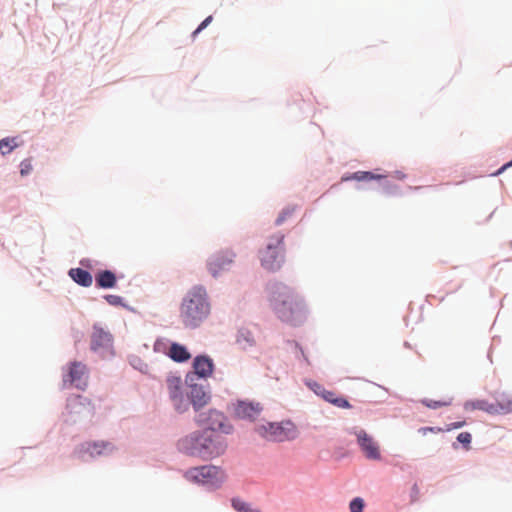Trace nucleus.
<instances>
[{
	"mask_svg": "<svg viewBox=\"0 0 512 512\" xmlns=\"http://www.w3.org/2000/svg\"><path fill=\"white\" fill-rule=\"evenodd\" d=\"M211 313L207 290L200 285L192 287L183 297L179 317L185 328H198Z\"/></svg>",
	"mask_w": 512,
	"mask_h": 512,
	"instance_id": "obj_1",
	"label": "nucleus"
},
{
	"mask_svg": "<svg viewBox=\"0 0 512 512\" xmlns=\"http://www.w3.org/2000/svg\"><path fill=\"white\" fill-rule=\"evenodd\" d=\"M177 445L181 452L204 460L221 456L227 448L224 439L209 434L207 431L193 432L181 438Z\"/></svg>",
	"mask_w": 512,
	"mask_h": 512,
	"instance_id": "obj_2",
	"label": "nucleus"
},
{
	"mask_svg": "<svg viewBox=\"0 0 512 512\" xmlns=\"http://www.w3.org/2000/svg\"><path fill=\"white\" fill-rule=\"evenodd\" d=\"M272 305L274 311L282 321L293 325L302 322L307 313L302 298L284 284L274 286Z\"/></svg>",
	"mask_w": 512,
	"mask_h": 512,
	"instance_id": "obj_3",
	"label": "nucleus"
},
{
	"mask_svg": "<svg viewBox=\"0 0 512 512\" xmlns=\"http://www.w3.org/2000/svg\"><path fill=\"white\" fill-rule=\"evenodd\" d=\"M285 236L281 232L270 235L264 247L259 251V259L264 269L279 270L285 262Z\"/></svg>",
	"mask_w": 512,
	"mask_h": 512,
	"instance_id": "obj_4",
	"label": "nucleus"
},
{
	"mask_svg": "<svg viewBox=\"0 0 512 512\" xmlns=\"http://www.w3.org/2000/svg\"><path fill=\"white\" fill-rule=\"evenodd\" d=\"M255 431L264 439L273 442L291 441L298 436V429L291 421L268 422L257 426Z\"/></svg>",
	"mask_w": 512,
	"mask_h": 512,
	"instance_id": "obj_5",
	"label": "nucleus"
},
{
	"mask_svg": "<svg viewBox=\"0 0 512 512\" xmlns=\"http://www.w3.org/2000/svg\"><path fill=\"white\" fill-rule=\"evenodd\" d=\"M185 478L193 483L207 485L212 488L219 487L226 479L222 469L213 465H204L187 470Z\"/></svg>",
	"mask_w": 512,
	"mask_h": 512,
	"instance_id": "obj_6",
	"label": "nucleus"
},
{
	"mask_svg": "<svg viewBox=\"0 0 512 512\" xmlns=\"http://www.w3.org/2000/svg\"><path fill=\"white\" fill-rule=\"evenodd\" d=\"M195 422L198 426L204 427V431H220L224 434H230L233 431V426L229 423L226 416L215 409H210L207 412H201L195 417Z\"/></svg>",
	"mask_w": 512,
	"mask_h": 512,
	"instance_id": "obj_7",
	"label": "nucleus"
},
{
	"mask_svg": "<svg viewBox=\"0 0 512 512\" xmlns=\"http://www.w3.org/2000/svg\"><path fill=\"white\" fill-rule=\"evenodd\" d=\"M91 350L101 356L112 353V335L99 326H94L90 336Z\"/></svg>",
	"mask_w": 512,
	"mask_h": 512,
	"instance_id": "obj_8",
	"label": "nucleus"
},
{
	"mask_svg": "<svg viewBox=\"0 0 512 512\" xmlns=\"http://www.w3.org/2000/svg\"><path fill=\"white\" fill-rule=\"evenodd\" d=\"M88 381V369L82 362H72L67 372L63 375V383L66 385L69 383L78 389H84L87 386Z\"/></svg>",
	"mask_w": 512,
	"mask_h": 512,
	"instance_id": "obj_9",
	"label": "nucleus"
},
{
	"mask_svg": "<svg viewBox=\"0 0 512 512\" xmlns=\"http://www.w3.org/2000/svg\"><path fill=\"white\" fill-rule=\"evenodd\" d=\"M166 384L174 408L180 413L187 411L188 402L182 393L181 378L179 376L169 375L166 379Z\"/></svg>",
	"mask_w": 512,
	"mask_h": 512,
	"instance_id": "obj_10",
	"label": "nucleus"
},
{
	"mask_svg": "<svg viewBox=\"0 0 512 512\" xmlns=\"http://www.w3.org/2000/svg\"><path fill=\"white\" fill-rule=\"evenodd\" d=\"M263 406L259 402L239 400L234 404V413L240 419L254 421L261 414Z\"/></svg>",
	"mask_w": 512,
	"mask_h": 512,
	"instance_id": "obj_11",
	"label": "nucleus"
},
{
	"mask_svg": "<svg viewBox=\"0 0 512 512\" xmlns=\"http://www.w3.org/2000/svg\"><path fill=\"white\" fill-rule=\"evenodd\" d=\"M234 257L235 255L231 251L219 252L213 255L207 264L209 272L216 277L232 264Z\"/></svg>",
	"mask_w": 512,
	"mask_h": 512,
	"instance_id": "obj_12",
	"label": "nucleus"
},
{
	"mask_svg": "<svg viewBox=\"0 0 512 512\" xmlns=\"http://www.w3.org/2000/svg\"><path fill=\"white\" fill-rule=\"evenodd\" d=\"M358 444L361 447L362 452L368 459L379 460L380 450L377 442L369 436L365 431L360 430L357 433Z\"/></svg>",
	"mask_w": 512,
	"mask_h": 512,
	"instance_id": "obj_13",
	"label": "nucleus"
},
{
	"mask_svg": "<svg viewBox=\"0 0 512 512\" xmlns=\"http://www.w3.org/2000/svg\"><path fill=\"white\" fill-rule=\"evenodd\" d=\"M188 398L195 411L202 409L210 401V395L200 385H192L188 392Z\"/></svg>",
	"mask_w": 512,
	"mask_h": 512,
	"instance_id": "obj_14",
	"label": "nucleus"
},
{
	"mask_svg": "<svg viewBox=\"0 0 512 512\" xmlns=\"http://www.w3.org/2000/svg\"><path fill=\"white\" fill-rule=\"evenodd\" d=\"M114 450V446L109 442H85L81 446L83 453L89 454L91 457L108 455Z\"/></svg>",
	"mask_w": 512,
	"mask_h": 512,
	"instance_id": "obj_15",
	"label": "nucleus"
},
{
	"mask_svg": "<svg viewBox=\"0 0 512 512\" xmlns=\"http://www.w3.org/2000/svg\"><path fill=\"white\" fill-rule=\"evenodd\" d=\"M193 367L195 373L200 377H208L213 372V363L212 360L205 356H197L194 359Z\"/></svg>",
	"mask_w": 512,
	"mask_h": 512,
	"instance_id": "obj_16",
	"label": "nucleus"
},
{
	"mask_svg": "<svg viewBox=\"0 0 512 512\" xmlns=\"http://www.w3.org/2000/svg\"><path fill=\"white\" fill-rule=\"evenodd\" d=\"M167 355L175 362H185L191 358L187 348L179 343H172L167 351Z\"/></svg>",
	"mask_w": 512,
	"mask_h": 512,
	"instance_id": "obj_17",
	"label": "nucleus"
},
{
	"mask_svg": "<svg viewBox=\"0 0 512 512\" xmlns=\"http://www.w3.org/2000/svg\"><path fill=\"white\" fill-rule=\"evenodd\" d=\"M69 276L79 285L84 287H89L92 285L93 278L92 275L81 268H72L69 271Z\"/></svg>",
	"mask_w": 512,
	"mask_h": 512,
	"instance_id": "obj_18",
	"label": "nucleus"
},
{
	"mask_svg": "<svg viewBox=\"0 0 512 512\" xmlns=\"http://www.w3.org/2000/svg\"><path fill=\"white\" fill-rule=\"evenodd\" d=\"M96 284L100 288H112L116 284V276L109 270H104L96 275Z\"/></svg>",
	"mask_w": 512,
	"mask_h": 512,
	"instance_id": "obj_19",
	"label": "nucleus"
},
{
	"mask_svg": "<svg viewBox=\"0 0 512 512\" xmlns=\"http://www.w3.org/2000/svg\"><path fill=\"white\" fill-rule=\"evenodd\" d=\"M383 176L380 174H375L369 171H357L350 175H346L342 177V181H371V180H379L382 179Z\"/></svg>",
	"mask_w": 512,
	"mask_h": 512,
	"instance_id": "obj_20",
	"label": "nucleus"
},
{
	"mask_svg": "<svg viewBox=\"0 0 512 512\" xmlns=\"http://www.w3.org/2000/svg\"><path fill=\"white\" fill-rule=\"evenodd\" d=\"M464 409L466 411L482 410L489 414H495L496 411L493 407V404L489 403L486 400L467 401L464 404Z\"/></svg>",
	"mask_w": 512,
	"mask_h": 512,
	"instance_id": "obj_21",
	"label": "nucleus"
},
{
	"mask_svg": "<svg viewBox=\"0 0 512 512\" xmlns=\"http://www.w3.org/2000/svg\"><path fill=\"white\" fill-rule=\"evenodd\" d=\"M453 402V397H445L441 400H432V399H422L421 400V403L427 407V408H430V409H439V408H442V407H448L452 404Z\"/></svg>",
	"mask_w": 512,
	"mask_h": 512,
	"instance_id": "obj_22",
	"label": "nucleus"
},
{
	"mask_svg": "<svg viewBox=\"0 0 512 512\" xmlns=\"http://www.w3.org/2000/svg\"><path fill=\"white\" fill-rule=\"evenodd\" d=\"M492 404L496 410L495 414H506L512 411V400L509 397L503 396Z\"/></svg>",
	"mask_w": 512,
	"mask_h": 512,
	"instance_id": "obj_23",
	"label": "nucleus"
},
{
	"mask_svg": "<svg viewBox=\"0 0 512 512\" xmlns=\"http://www.w3.org/2000/svg\"><path fill=\"white\" fill-rule=\"evenodd\" d=\"M18 146L17 139L8 137L0 140V152L2 155L11 153Z\"/></svg>",
	"mask_w": 512,
	"mask_h": 512,
	"instance_id": "obj_24",
	"label": "nucleus"
},
{
	"mask_svg": "<svg viewBox=\"0 0 512 512\" xmlns=\"http://www.w3.org/2000/svg\"><path fill=\"white\" fill-rule=\"evenodd\" d=\"M232 506L237 512H261L260 510L253 508L250 504L238 498L232 499Z\"/></svg>",
	"mask_w": 512,
	"mask_h": 512,
	"instance_id": "obj_25",
	"label": "nucleus"
},
{
	"mask_svg": "<svg viewBox=\"0 0 512 512\" xmlns=\"http://www.w3.org/2000/svg\"><path fill=\"white\" fill-rule=\"evenodd\" d=\"M295 210L296 207L293 206L285 207L275 220V224L278 226L282 225L286 220L290 219L293 216Z\"/></svg>",
	"mask_w": 512,
	"mask_h": 512,
	"instance_id": "obj_26",
	"label": "nucleus"
},
{
	"mask_svg": "<svg viewBox=\"0 0 512 512\" xmlns=\"http://www.w3.org/2000/svg\"><path fill=\"white\" fill-rule=\"evenodd\" d=\"M350 512H363L364 502L361 498H355L350 502Z\"/></svg>",
	"mask_w": 512,
	"mask_h": 512,
	"instance_id": "obj_27",
	"label": "nucleus"
},
{
	"mask_svg": "<svg viewBox=\"0 0 512 512\" xmlns=\"http://www.w3.org/2000/svg\"><path fill=\"white\" fill-rule=\"evenodd\" d=\"M316 386H317L319 389H321V397H322L325 401H327V402H329V403H331V402H332V400H333V398H335V396H337V394H336L335 392H333V391H328V390H326L324 387H322V386H321V385H319V384H316Z\"/></svg>",
	"mask_w": 512,
	"mask_h": 512,
	"instance_id": "obj_28",
	"label": "nucleus"
},
{
	"mask_svg": "<svg viewBox=\"0 0 512 512\" xmlns=\"http://www.w3.org/2000/svg\"><path fill=\"white\" fill-rule=\"evenodd\" d=\"M331 404H333L339 408H344V409H348L351 407L348 400L343 397H340V396H335V398H333Z\"/></svg>",
	"mask_w": 512,
	"mask_h": 512,
	"instance_id": "obj_29",
	"label": "nucleus"
},
{
	"mask_svg": "<svg viewBox=\"0 0 512 512\" xmlns=\"http://www.w3.org/2000/svg\"><path fill=\"white\" fill-rule=\"evenodd\" d=\"M33 167L30 159H25L20 164V173L22 176L28 175L32 171Z\"/></svg>",
	"mask_w": 512,
	"mask_h": 512,
	"instance_id": "obj_30",
	"label": "nucleus"
},
{
	"mask_svg": "<svg viewBox=\"0 0 512 512\" xmlns=\"http://www.w3.org/2000/svg\"><path fill=\"white\" fill-rule=\"evenodd\" d=\"M471 439L472 437L469 432H461L457 437V440L466 446H468L471 443Z\"/></svg>",
	"mask_w": 512,
	"mask_h": 512,
	"instance_id": "obj_31",
	"label": "nucleus"
},
{
	"mask_svg": "<svg viewBox=\"0 0 512 512\" xmlns=\"http://www.w3.org/2000/svg\"><path fill=\"white\" fill-rule=\"evenodd\" d=\"M106 301L114 306L120 305L122 303V298L118 295H107L105 296Z\"/></svg>",
	"mask_w": 512,
	"mask_h": 512,
	"instance_id": "obj_32",
	"label": "nucleus"
},
{
	"mask_svg": "<svg viewBox=\"0 0 512 512\" xmlns=\"http://www.w3.org/2000/svg\"><path fill=\"white\" fill-rule=\"evenodd\" d=\"M212 21V16H208L199 26L198 28L193 32V35L195 36L200 31H202L204 28H206Z\"/></svg>",
	"mask_w": 512,
	"mask_h": 512,
	"instance_id": "obj_33",
	"label": "nucleus"
},
{
	"mask_svg": "<svg viewBox=\"0 0 512 512\" xmlns=\"http://www.w3.org/2000/svg\"><path fill=\"white\" fill-rule=\"evenodd\" d=\"M443 431L441 428L436 427H422L419 429V432L423 435H426L428 432H441Z\"/></svg>",
	"mask_w": 512,
	"mask_h": 512,
	"instance_id": "obj_34",
	"label": "nucleus"
},
{
	"mask_svg": "<svg viewBox=\"0 0 512 512\" xmlns=\"http://www.w3.org/2000/svg\"><path fill=\"white\" fill-rule=\"evenodd\" d=\"M243 341H245L246 343H248L249 345H252L253 343V340L249 338V336H245L244 333H241L239 336H238V339H237V342L242 344Z\"/></svg>",
	"mask_w": 512,
	"mask_h": 512,
	"instance_id": "obj_35",
	"label": "nucleus"
},
{
	"mask_svg": "<svg viewBox=\"0 0 512 512\" xmlns=\"http://www.w3.org/2000/svg\"><path fill=\"white\" fill-rule=\"evenodd\" d=\"M465 425V421L451 423L447 430L458 429Z\"/></svg>",
	"mask_w": 512,
	"mask_h": 512,
	"instance_id": "obj_36",
	"label": "nucleus"
},
{
	"mask_svg": "<svg viewBox=\"0 0 512 512\" xmlns=\"http://www.w3.org/2000/svg\"><path fill=\"white\" fill-rule=\"evenodd\" d=\"M164 345H165L164 342L156 341L154 344L155 351H164V349L162 348Z\"/></svg>",
	"mask_w": 512,
	"mask_h": 512,
	"instance_id": "obj_37",
	"label": "nucleus"
},
{
	"mask_svg": "<svg viewBox=\"0 0 512 512\" xmlns=\"http://www.w3.org/2000/svg\"><path fill=\"white\" fill-rule=\"evenodd\" d=\"M510 166H512V160L510 162H508L507 164L503 165L496 173H494V175L501 174L507 167H510Z\"/></svg>",
	"mask_w": 512,
	"mask_h": 512,
	"instance_id": "obj_38",
	"label": "nucleus"
},
{
	"mask_svg": "<svg viewBox=\"0 0 512 512\" xmlns=\"http://www.w3.org/2000/svg\"><path fill=\"white\" fill-rule=\"evenodd\" d=\"M317 383H314V386H313V390L315 391V393L319 396H321V389H319L317 386H316Z\"/></svg>",
	"mask_w": 512,
	"mask_h": 512,
	"instance_id": "obj_39",
	"label": "nucleus"
}]
</instances>
